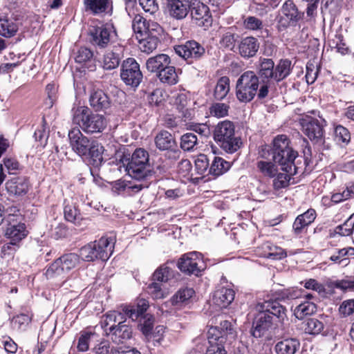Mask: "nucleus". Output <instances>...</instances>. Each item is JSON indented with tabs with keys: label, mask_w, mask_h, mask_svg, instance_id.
I'll return each instance as SVG.
<instances>
[{
	"label": "nucleus",
	"mask_w": 354,
	"mask_h": 354,
	"mask_svg": "<svg viewBox=\"0 0 354 354\" xmlns=\"http://www.w3.org/2000/svg\"><path fill=\"white\" fill-rule=\"evenodd\" d=\"M230 167L229 162L225 160L221 157H214V160L209 168V174L215 176H218L226 172Z\"/></svg>",
	"instance_id": "43"
},
{
	"label": "nucleus",
	"mask_w": 354,
	"mask_h": 354,
	"mask_svg": "<svg viewBox=\"0 0 354 354\" xmlns=\"http://www.w3.org/2000/svg\"><path fill=\"white\" fill-rule=\"evenodd\" d=\"M149 160L148 152L142 148H138L134 151L129 161L137 162L142 165H149Z\"/></svg>",
	"instance_id": "58"
},
{
	"label": "nucleus",
	"mask_w": 354,
	"mask_h": 354,
	"mask_svg": "<svg viewBox=\"0 0 354 354\" xmlns=\"http://www.w3.org/2000/svg\"><path fill=\"white\" fill-rule=\"evenodd\" d=\"M281 171L273 178L272 186L274 190L285 189L290 185V180L292 176L297 174L298 167L297 165L281 167Z\"/></svg>",
	"instance_id": "20"
},
{
	"label": "nucleus",
	"mask_w": 354,
	"mask_h": 354,
	"mask_svg": "<svg viewBox=\"0 0 354 354\" xmlns=\"http://www.w3.org/2000/svg\"><path fill=\"white\" fill-rule=\"evenodd\" d=\"M115 241L112 237L102 236L82 247L80 250L82 260L91 262L97 259L106 261L112 255Z\"/></svg>",
	"instance_id": "4"
},
{
	"label": "nucleus",
	"mask_w": 354,
	"mask_h": 354,
	"mask_svg": "<svg viewBox=\"0 0 354 354\" xmlns=\"http://www.w3.org/2000/svg\"><path fill=\"white\" fill-rule=\"evenodd\" d=\"M274 63L272 59L263 58L261 59L259 67V79L262 82H271L274 81Z\"/></svg>",
	"instance_id": "36"
},
{
	"label": "nucleus",
	"mask_w": 354,
	"mask_h": 354,
	"mask_svg": "<svg viewBox=\"0 0 354 354\" xmlns=\"http://www.w3.org/2000/svg\"><path fill=\"white\" fill-rule=\"evenodd\" d=\"M122 58L121 46L114 47L111 50H107L103 56L102 65L105 70H113L118 67Z\"/></svg>",
	"instance_id": "29"
},
{
	"label": "nucleus",
	"mask_w": 354,
	"mask_h": 354,
	"mask_svg": "<svg viewBox=\"0 0 354 354\" xmlns=\"http://www.w3.org/2000/svg\"><path fill=\"white\" fill-rule=\"evenodd\" d=\"M155 145L160 151H167L172 154V158L177 159L180 155L176 141L173 135L167 131H160L154 138Z\"/></svg>",
	"instance_id": "15"
},
{
	"label": "nucleus",
	"mask_w": 354,
	"mask_h": 354,
	"mask_svg": "<svg viewBox=\"0 0 354 354\" xmlns=\"http://www.w3.org/2000/svg\"><path fill=\"white\" fill-rule=\"evenodd\" d=\"M291 62L288 59H281L274 66V81L279 82L287 77L291 72Z\"/></svg>",
	"instance_id": "46"
},
{
	"label": "nucleus",
	"mask_w": 354,
	"mask_h": 354,
	"mask_svg": "<svg viewBox=\"0 0 354 354\" xmlns=\"http://www.w3.org/2000/svg\"><path fill=\"white\" fill-rule=\"evenodd\" d=\"M300 343L295 338H289L279 342L275 345L277 354H295L299 348Z\"/></svg>",
	"instance_id": "38"
},
{
	"label": "nucleus",
	"mask_w": 354,
	"mask_h": 354,
	"mask_svg": "<svg viewBox=\"0 0 354 354\" xmlns=\"http://www.w3.org/2000/svg\"><path fill=\"white\" fill-rule=\"evenodd\" d=\"M229 109L230 106L228 104L217 102L211 106L209 111L213 116L216 118H223L228 115Z\"/></svg>",
	"instance_id": "55"
},
{
	"label": "nucleus",
	"mask_w": 354,
	"mask_h": 354,
	"mask_svg": "<svg viewBox=\"0 0 354 354\" xmlns=\"http://www.w3.org/2000/svg\"><path fill=\"white\" fill-rule=\"evenodd\" d=\"M259 48V42L254 37L243 38L239 46L240 55L245 58L254 57Z\"/></svg>",
	"instance_id": "31"
},
{
	"label": "nucleus",
	"mask_w": 354,
	"mask_h": 354,
	"mask_svg": "<svg viewBox=\"0 0 354 354\" xmlns=\"http://www.w3.org/2000/svg\"><path fill=\"white\" fill-rule=\"evenodd\" d=\"M235 292L231 288L221 287L215 290L212 301L214 304L221 307H227L234 299Z\"/></svg>",
	"instance_id": "26"
},
{
	"label": "nucleus",
	"mask_w": 354,
	"mask_h": 354,
	"mask_svg": "<svg viewBox=\"0 0 354 354\" xmlns=\"http://www.w3.org/2000/svg\"><path fill=\"white\" fill-rule=\"evenodd\" d=\"M306 82L308 84H311L315 82L317 77L319 73L318 66L312 62H308L306 64Z\"/></svg>",
	"instance_id": "63"
},
{
	"label": "nucleus",
	"mask_w": 354,
	"mask_h": 354,
	"mask_svg": "<svg viewBox=\"0 0 354 354\" xmlns=\"http://www.w3.org/2000/svg\"><path fill=\"white\" fill-rule=\"evenodd\" d=\"M341 316L346 317L354 313V299L344 300L339 307Z\"/></svg>",
	"instance_id": "61"
},
{
	"label": "nucleus",
	"mask_w": 354,
	"mask_h": 354,
	"mask_svg": "<svg viewBox=\"0 0 354 354\" xmlns=\"http://www.w3.org/2000/svg\"><path fill=\"white\" fill-rule=\"evenodd\" d=\"M80 254L67 253L54 261L47 268L46 276L48 279H64L66 274L76 268L80 263Z\"/></svg>",
	"instance_id": "9"
},
{
	"label": "nucleus",
	"mask_w": 354,
	"mask_h": 354,
	"mask_svg": "<svg viewBox=\"0 0 354 354\" xmlns=\"http://www.w3.org/2000/svg\"><path fill=\"white\" fill-rule=\"evenodd\" d=\"M159 80L168 85H174L178 82V76L174 66L169 64L157 75Z\"/></svg>",
	"instance_id": "41"
},
{
	"label": "nucleus",
	"mask_w": 354,
	"mask_h": 354,
	"mask_svg": "<svg viewBox=\"0 0 354 354\" xmlns=\"http://www.w3.org/2000/svg\"><path fill=\"white\" fill-rule=\"evenodd\" d=\"M335 140L339 144L347 145L351 140L348 130L342 125H337L335 129Z\"/></svg>",
	"instance_id": "54"
},
{
	"label": "nucleus",
	"mask_w": 354,
	"mask_h": 354,
	"mask_svg": "<svg viewBox=\"0 0 354 354\" xmlns=\"http://www.w3.org/2000/svg\"><path fill=\"white\" fill-rule=\"evenodd\" d=\"M317 310L316 305L310 301H306L297 305L294 310V315L298 319L311 315Z\"/></svg>",
	"instance_id": "45"
},
{
	"label": "nucleus",
	"mask_w": 354,
	"mask_h": 354,
	"mask_svg": "<svg viewBox=\"0 0 354 354\" xmlns=\"http://www.w3.org/2000/svg\"><path fill=\"white\" fill-rule=\"evenodd\" d=\"M120 77L127 86L136 88L142 80V73L140 65L133 58L124 60L121 66Z\"/></svg>",
	"instance_id": "11"
},
{
	"label": "nucleus",
	"mask_w": 354,
	"mask_h": 354,
	"mask_svg": "<svg viewBox=\"0 0 354 354\" xmlns=\"http://www.w3.org/2000/svg\"><path fill=\"white\" fill-rule=\"evenodd\" d=\"M194 293V289L191 288L180 289L171 297V304L174 306L183 304L191 299Z\"/></svg>",
	"instance_id": "47"
},
{
	"label": "nucleus",
	"mask_w": 354,
	"mask_h": 354,
	"mask_svg": "<svg viewBox=\"0 0 354 354\" xmlns=\"http://www.w3.org/2000/svg\"><path fill=\"white\" fill-rule=\"evenodd\" d=\"M159 30H156V33H149L142 37H137L138 40V47L140 50L147 54L151 53L156 49L159 43L158 39Z\"/></svg>",
	"instance_id": "32"
},
{
	"label": "nucleus",
	"mask_w": 354,
	"mask_h": 354,
	"mask_svg": "<svg viewBox=\"0 0 354 354\" xmlns=\"http://www.w3.org/2000/svg\"><path fill=\"white\" fill-rule=\"evenodd\" d=\"M192 17L199 26L208 28L212 24L209 9L203 3H198L191 10Z\"/></svg>",
	"instance_id": "24"
},
{
	"label": "nucleus",
	"mask_w": 354,
	"mask_h": 354,
	"mask_svg": "<svg viewBox=\"0 0 354 354\" xmlns=\"http://www.w3.org/2000/svg\"><path fill=\"white\" fill-rule=\"evenodd\" d=\"M263 252L262 255L265 257L274 260L281 259L286 257V252L280 247H278L270 242H265L262 245Z\"/></svg>",
	"instance_id": "39"
},
{
	"label": "nucleus",
	"mask_w": 354,
	"mask_h": 354,
	"mask_svg": "<svg viewBox=\"0 0 354 354\" xmlns=\"http://www.w3.org/2000/svg\"><path fill=\"white\" fill-rule=\"evenodd\" d=\"M109 4L110 0H84L85 10L93 15L106 13Z\"/></svg>",
	"instance_id": "37"
},
{
	"label": "nucleus",
	"mask_w": 354,
	"mask_h": 354,
	"mask_svg": "<svg viewBox=\"0 0 354 354\" xmlns=\"http://www.w3.org/2000/svg\"><path fill=\"white\" fill-rule=\"evenodd\" d=\"M92 42L100 48H105L109 44L115 32L111 25H102L91 30Z\"/></svg>",
	"instance_id": "18"
},
{
	"label": "nucleus",
	"mask_w": 354,
	"mask_h": 354,
	"mask_svg": "<svg viewBox=\"0 0 354 354\" xmlns=\"http://www.w3.org/2000/svg\"><path fill=\"white\" fill-rule=\"evenodd\" d=\"M230 78L227 76L220 77L214 90V97L216 100H223L230 91Z\"/></svg>",
	"instance_id": "42"
},
{
	"label": "nucleus",
	"mask_w": 354,
	"mask_h": 354,
	"mask_svg": "<svg viewBox=\"0 0 354 354\" xmlns=\"http://www.w3.org/2000/svg\"><path fill=\"white\" fill-rule=\"evenodd\" d=\"M89 104L95 111H105L110 108L111 100L102 90H93L90 94Z\"/></svg>",
	"instance_id": "25"
},
{
	"label": "nucleus",
	"mask_w": 354,
	"mask_h": 354,
	"mask_svg": "<svg viewBox=\"0 0 354 354\" xmlns=\"http://www.w3.org/2000/svg\"><path fill=\"white\" fill-rule=\"evenodd\" d=\"M169 15L180 20L185 18L191 9L190 0H167Z\"/></svg>",
	"instance_id": "21"
},
{
	"label": "nucleus",
	"mask_w": 354,
	"mask_h": 354,
	"mask_svg": "<svg viewBox=\"0 0 354 354\" xmlns=\"http://www.w3.org/2000/svg\"><path fill=\"white\" fill-rule=\"evenodd\" d=\"M27 234L26 225L21 222L8 224L6 231V237L11 241H15L17 243L24 239Z\"/></svg>",
	"instance_id": "34"
},
{
	"label": "nucleus",
	"mask_w": 354,
	"mask_h": 354,
	"mask_svg": "<svg viewBox=\"0 0 354 354\" xmlns=\"http://www.w3.org/2000/svg\"><path fill=\"white\" fill-rule=\"evenodd\" d=\"M202 263V254L194 251L183 254L178 260V268L185 274L198 275L201 272Z\"/></svg>",
	"instance_id": "13"
},
{
	"label": "nucleus",
	"mask_w": 354,
	"mask_h": 354,
	"mask_svg": "<svg viewBox=\"0 0 354 354\" xmlns=\"http://www.w3.org/2000/svg\"><path fill=\"white\" fill-rule=\"evenodd\" d=\"M298 153L290 146V140L286 135L277 136L273 140L272 160L281 167L296 165Z\"/></svg>",
	"instance_id": "7"
},
{
	"label": "nucleus",
	"mask_w": 354,
	"mask_h": 354,
	"mask_svg": "<svg viewBox=\"0 0 354 354\" xmlns=\"http://www.w3.org/2000/svg\"><path fill=\"white\" fill-rule=\"evenodd\" d=\"M128 175L136 180H142L151 175L149 165H142L137 162L129 161L126 167Z\"/></svg>",
	"instance_id": "28"
},
{
	"label": "nucleus",
	"mask_w": 354,
	"mask_h": 354,
	"mask_svg": "<svg viewBox=\"0 0 354 354\" xmlns=\"http://www.w3.org/2000/svg\"><path fill=\"white\" fill-rule=\"evenodd\" d=\"M64 214L66 221L77 226L86 225L88 221V218L82 217L80 210L75 204L66 201H64Z\"/></svg>",
	"instance_id": "27"
},
{
	"label": "nucleus",
	"mask_w": 354,
	"mask_h": 354,
	"mask_svg": "<svg viewBox=\"0 0 354 354\" xmlns=\"http://www.w3.org/2000/svg\"><path fill=\"white\" fill-rule=\"evenodd\" d=\"M195 168L198 174L203 175L207 170L209 171V163L207 155L199 154L195 160Z\"/></svg>",
	"instance_id": "57"
},
{
	"label": "nucleus",
	"mask_w": 354,
	"mask_h": 354,
	"mask_svg": "<svg viewBox=\"0 0 354 354\" xmlns=\"http://www.w3.org/2000/svg\"><path fill=\"white\" fill-rule=\"evenodd\" d=\"M29 181L26 176H14L6 183V188L10 194L25 195L29 189Z\"/></svg>",
	"instance_id": "22"
},
{
	"label": "nucleus",
	"mask_w": 354,
	"mask_h": 354,
	"mask_svg": "<svg viewBox=\"0 0 354 354\" xmlns=\"http://www.w3.org/2000/svg\"><path fill=\"white\" fill-rule=\"evenodd\" d=\"M165 328L163 326H157L149 334L145 336L147 342L153 346H159L163 339Z\"/></svg>",
	"instance_id": "50"
},
{
	"label": "nucleus",
	"mask_w": 354,
	"mask_h": 354,
	"mask_svg": "<svg viewBox=\"0 0 354 354\" xmlns=\"http://www.w3.org/2000/svg\"><path fill=\"white\" fill-rule=\"evenodd\" d=\"M208 346L205 354H227L225 348L226 337L221 334L216 327H212L207 332Z\"/></svg>",
	"instance_id": "17"
},
{
	"label": "nucleus",
	"mask_w": 354,
	"mask_h": 354,
	"mask_svg": "<svg viewBox=\"0 0 354 354\" xmlns=\"http://www.w3.org/2000/svg\"><path fill=\"white\" fill-rule=\"evenodd\" d=\"M68 138L73 151L79 156L95 167L102 165L104 149L98 141L85 136L77 128L69 131Z\"/></svg>",
	"instance_id": "1"
},
{
	"label": "nucleus",
	"mask_w": 354,
	"mask_h": 354,
	"mask_svg": "<svg viewBox=\"0 0 354 354\" xmlns=\"http://www.w3.org/2000/svg\"><path fill=\"white\" fill-rule=\"evenodd\" d=\"M170 63L171 59L167 55L158 54L147 60L146 68L148 71L156 73L157 76Z\"/></svg>",
	"instance_id": "30"
},
{
	"label": "nucleus",
	"mask_w": 354,
	"mask_h": 354,
	"mask_svg": "<svg viewBox=\"0 0 354 354\" xmlns=\"http://www.w3.org/2000/svg\"><path fill=\"white\" fill-rule=\"evenodd\" d=\"M257 313L252 322V334L256 337H261L274 333L279 324L265 310L255 309Z\"/></svg>",
	"instance_id": "10"
},
{
	"label": "nucleus",
	"mask_w": 354,
	"mask_h": 354,
	"mask_svg": "<svg viewBox=\"0 0 354 354\" xmlns=\"http://www.w3.org/2000/svg\"><path fill=\"white\" fill-rule=\"evenodd\" d=\"M299 124L302 132L315 145L324 148L325 130L326 126V120L319 117L315 118L312 115H305L299 119Z\"/></svg>",
	"instance_id": "6"
},
{
	"label": "nucleus",
	"mask_w": 354,
	"mask_h": 354,
	"mask_svg": "<svg viewBox=\"0 0 354 354\" xmlns=\"http://www.w3.org/2000/svg\"><path fill=\"white\" fill-rule=\"evenodd\" d=\"M21 22L14 18H0V35L10 38L15 35Z\"/></svg>",
	"instance_id": "35"
},
{
	"label": "nucleus",
	"mask_w": 354,
	"mask_h": 354,
	"mask_svg": "<svg viewBox=\"0 0 354 354\" xmlns=\"http://www.w3.org/2000/svg\"><path fill=\"white\" fill-rule=\"evenodd\" d=\"M354 230V219L352 217L348 218L342 225H338L335 232L341 236H349Z\"/></svg>",
	"instance_id": "60"
},
{
	"label": "nucleus",
	"mask_w": 354,
	"mask_h": 354,
	"mask_svg": "<svg viewBox=\"0 0 354 354\" xmlns=\"http://www.w3.org/2000/svg\"><path fill=\"white\" fill-rule=\"evenodd\" d=\"M93 52L88 48L81 47L77 52L75 59L80 64L84 63L93 57Z\"/></svg>",
	"instance_id": "64"
},
{
	"label": "nucleus",
	"mask_w": 354,
	"mask_h": 354,
	"mask_svg": "<svg viewBox=\"0 0 354 354\" xmlns=\"http://www.w3.org/2000/svg\"><path fill=\"white\" fill-rule=\"evenodd\" d=\"M259 86V77L254 71H247L236 81V96L241 102H250L256 96Z\"/></svg>",
	"instance_id": "8"
},
{
	"label": "nucleus",
	"mask_w": 354,
	"mask_h": 354,
	"mask_svg": "<svg viewBox=\"0 0 354 354\" xmlns=\"http://www.w3.org/2000/svg\"><path fill=\"white\" fill-rule=\"evenodd\" d=\"M105 330H109L112 341L118 344H122L132 337V328L124 323L113 324Z\"/></svg>",
	"instance_id": "23"
},
{
	"label": "nucleus",
	"mask_w": 354,
	"mask_h": 354,
	"mask_svg": "<svg viewBox=\"0 0 354 354\" xmlns=\"http://www.w3.org/2000/svg\"><path fill=\"white\" fill-rule=\"evenodd\" d=\"M303 290L297 288H291L279 290L277 299L281 300L295 299L302 296Z\"/></svg>",
	"instance_id": "53"
},
{
	"label": "nucleus",
	"mask_w": 354,
	"mask_h": 354,
	"mask_svg": "<svg viewBox=\"0 0 354 354\" xmlns=\"http://www.w3.org/2000/svg\"><path fill=\"white\" fill-rule=\"evenodd\" d=\"M132 29L136 37H142L149 33H156L160 30V26L153 21H148L140 15H136L132 21Z\"/></svg>",
	"instance_id": "19"
},
{
	"label": "nucleus",
	"mask_w": 354,
	"mask_h": 354,
	"mask_svg": "<svg viewBox=\"0 0 354 354\" xmlns=\"http://www.w3.org/2000/svg\"><path fill=\"white\" fill-rule=\"evenodd\" d=\"M173 276L172 270L166 264H164L156 269L153 274V279L154 281L167 282Z\"/></svg>",
	"instance_id": "52"
},
{
	"label": "nucleus",
	"mask_w": 354,
	"mask_h": 354,
	"mask_svg": "<svg viewBox=\"0 0 354 354\" xmlns=\"http://www.w3.org/2000/svg\"><path fill=\"white\" fill-rule=\"evenodd\" d=\"M316 218V212L313 209H309L304 214L299 215L295 220L292 229L296 234H299L303 230L311 224Z\"/></svg>",
	"instance_id": "33"
},
{
	"label": "nucleus",
	"mask_w": 354,
	"mask_h": 354,
	"mask_svg": "<svg viewBox=\"0 0 354 354\" xmlns=\"http://www.w3.org/2000/svg\"><path fill=\"white\" fill-rule=\"evenodd\" d=\"M175 51L179 56L191 64L194 60L200 59L205 54V50L199 43L190 40L186 41L183 45L176 46Z\"/></svg>",
	"instance_id": "16"
},
{
	"label": "nucleus",
	"mask_w": 354,
	"mask_h": 354,
	"mask_svg": "<svg viewBox=\"0 0 354 354\" xmlns=\"http://www.w3.org/2000/svg\"><path fill=\"white\" fill-rule=\"evenodd\" d=\"M95 335V332L88 329L80 331L77 345V350L81 352L88 351L90 341Z\"/></svg>",
	"instance_id": "48"
},
{
	"label": "nucleus",
	"mask_w": 354,
	"mask_h": 354,
	"mask_svg": "<svg viewBox=\"0 0 354 354\" xmlns=\"http://www.w3.org/2000/svg\"><path fill=\"white\" fill-rule=\"evenodd\" d=\"M213 136L215 142L228 153L237 151L242 145L241 139L235 136V127L232 122L223 120L214 127Z\"/></svg>",
	"instance_id": "2"
},
{
	"label": "nucleus",
	"mask_w": 354,
	"mask_h": 354,
	"mask_svg": "<svg viewBox=\"0 0 354 354\" xmlns=\"http://www.w3.org/2000/svg\"><path fill=\"white\" fill-rule=\"evenodd\" d=\"M127 317V315L124 312L123 308L122 311H109L105 315V319L103 322L104 327L106 328L109 326L110 327L113 324L117 325L124 323Z\"/></svg>",
	"instance_id": "44"
},
{
	"label": "nucleus",
	"mask_w": 354,
	"mask_h": 354,
	"mask_svg": "<svg viewBox=\"0 0 354 354\" xmlns=\"http://www.w3.org/2000/svg\"><path fill=\"white\" fill-rule=\"evenodd\" d=\"M198 143L197 136L192 133H186L180 138V147L183 150L190 151L194 150Z\"/></svg>",
	"instance_id": "51"
},
{
	"label": "nucleus",
	"mask_w": 354,
	"mask_h": 354,
	"mask_svg": "<svg viewBox=\"0 0 354 354\" xmlns=\"http://www.w3.org/2000/svg\"><path fill=\"white\" fill-rule=\"evenodd\" d=\"M149 308V303L146 299H139L135 305H127L123 310L127 317L132 321H139V328L142 334L147 336L153 329L154 317L145 313Z\"/></svg>",
	"instance_id": "5"
},
{
	"label": "nucleus",
	"mask_w": 354,
	"mask_h": 354,
	"mask_svg": "<svg viewBox=\"0 0 354 354\" xmlns=\"http://www.w3.org/2000/svg\"><path fill=\"white\" fill-rule=\"evenodd\" d=\"M73 122L86 133H101L107 125L104 115L93 113L87 106H84L73 111Z\"/></svg>",
	"instance_id": "3"
},
{
	"label": "nucleus",
	"mask_w": 354,
	"mask_h": 354,
	"mask_svg": "<svg viewBox=\"0 0 354 354\" xmlns=\"http://www.w3.org/2000/svg\"><path fill=\"white\" fill-rule=\"evenodd\" d=\"M301 19L295 4L291 0L286 1L282 6L278 19L279 28L285 29L295 25Z\"/></svg>",
	"instance_id": "14"
},
{
	"label": "nucleus",
	"mask_w": 354,
	"mask_h": 354,
	"mask_svg": "<svg viewBox=\"0 0 354 354\" xmlns=\"http://www.w3.org/2000/svg\"><path fill=\"white\" fill-rule=\"evenodd\" d=\"M4 216H6V221L8 224L12 223L15 221L17 223L18 220L21 218V214H19V210L15 206L8 207L7 209H4L3 212Z\"/></svg>",
	"instance_id": "62"
},
{
	"label": "nucleus",
	"mask_w": 354,
	"mask_h": 354,
	"mask_svg": "<svg viewBox=\"0 0 354 354\" xmlns=\"http://www.w3.org/2000/svg\"><path fill=\"white\" fill-rule=\"evenodd\" d=\"M245 28L250 30H259L263 28V21L254 16L247 17L243 21Z\"/></svg>",
	"instance_id": "59"
},
{
	"label": "nucleus",
	"mask_w": 354,
	"mask_h": 354,
	"mask_svg": "<svg viewBox=\"0 0 354 354\" xmlns=\"http://www.w3.org/2000/svg\"><path fill=\"white\" fill-rule=\"evenodd\" d=\"M304 329L306 333L318 335L324 329V324L317 319L310 318L304 322Z\"/></svg>",
	"instance_id": "49"
},
{
	"label": "nucleus",
	"mask_w": 354,
	"mask_h": 354,
	"mask_svg": "<svg viewBox=\"0 0 354 354\" xmlns=\"http://www.w3.org/2000/svg\"><path fill=\"white\" fill-rule=\"evenodd\" d=\"M276 163L274 160H258L256 165L257 169L263 176L274 178L279 170Z\"/></svg>",
	"instance_id": "40"
},
{
	"label": "nucleus",
	"mask_w": 354,
	"mask_h": 354,
	"mask_svg": "<svg viewBox=\"0 0 354 354\" xmlns=\"http://www.w3.org/2000/svg\"><path fill=\"white\" fill-rule=\"evenodd\" d=\"M42 123L41 127L35 131L34 137L35 140L39 143V145L44 148L46 145L48 138V132L46 131L44 118H42Z\"/></svg>",
	"instance_id": "56"
},
{
	"label": "nucleus",
	"mask_w": 354,
	"mask_h": 354,
	"mask_svg": "<svg viewBox=\"0 0 354 354\" xmlns=\"http://www.w3.org/2000/svg\"><path fill=\"white\" fill-rule=\"evenodd\" d=\"M255 309L265 310L279 325L287 319V309L277 299H265L263 301H258Z\"/></svg>",
	"instance_id": "12"
}]
</instances>
